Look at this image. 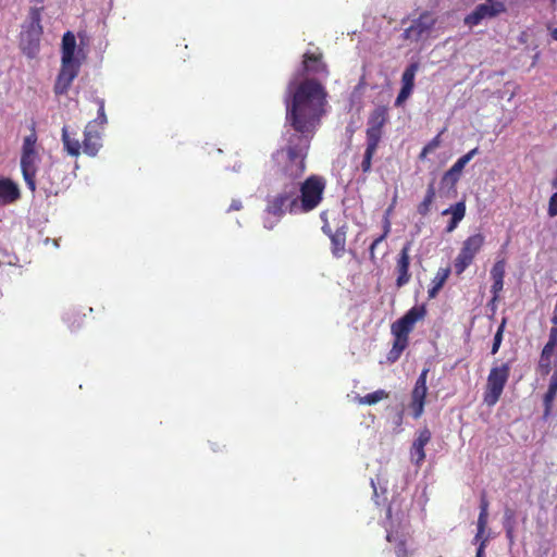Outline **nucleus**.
I'll list each match as a JSON object with an SVG mask.
<instances>
[{
    "mask_svg": "<svg viewBox=\"0 0 557 557\" xmlns=\"http://www.w3.org/2000/svg\"><path fill=\"white\" fill-rule=\"evenodd\" d=\"M285 106L286 125L292 131L315 135L326 113L327 91L315 78L293 79L287 85Z\"/></svg>",
    "mask_w": 557,
    "mask_h": 557,
    "instance_id": "nucleus-1",
    "label": "nucleus"
},
{
    "mask_svg": "<svg viewBox=\"0 0 557 557\" xmlns=\"http://www.w3.org/2000/svg\"><path fill=\"white\" fill-rule=\"evenodd\" d=\"M314 135L286 129L283 134L285 145L272 154L277 176L285 183H297L305 174L306 159Z\"/></svg>",
    "mask_w": 557,
    "mask_h": 557,
    "instance_id": "nucleus-2",
    "label": "nucleus"
},
{
    "mask_svg": "<svg viewBox=\"0 0 557 557\" xmlns=\"http://www.w3.org/2000/svg\"><path fill=\"white\" fill-rule=\"evenodd\" d=\"M297 183H284V187L275 195L268 196L264 212L269 216L275 218L271 221L265 218L263 225L268 230H272L286 213L299 214L296 201Z\"/></svg>",
    "mask_w": 557,
    "mask_h": 557,
    "instance_id": "nucleus-3",
    "label": "nucleus"
},
{
    "mask_svg": "<svg viewBox=\"0 0 557 557\" xmlns=\"http://www.w3.org/2000/svg\"><path fill=\"white\" fill-rule=\"evenodd\" d=\"M326 181L323 176L312 174L302 183H297L296 201L299 214L315 210L323 201Z\"/></svg>",
    "mask_w": 557,
    "mask_h": 557,
    "instance_id": "nucleus-4",
    "label": "nucleus"
},
{
    "mask_svg": "<svg viewBox=\"0 0 557 557\" xmlns=\"http://www.w3.org/2000/svg\"><path fill=\"white\" fill-rule=\"evenodd\" d=\"M44 9V7H30L27 21L22 25L18 46L22 52L30 59L39 52L40 39L44 33L41 26Z\"/></svg>",
    "mask_w": 557,
    "mask_h": 557,
    "instance_id": "nucleus-5",
    "label": "nucleus"
},
{
    "mask_svg": "<svg viewBox=\"0 0 557 557\" xmlns=\"http://www.w3.org/2000/svg\"><path fill=\"white\" fill-rule=\"evenodd\" d=\"M509 375L510 366L508 362L495 366L491 369L483 396L484 404L490 407L496 405L503 394Z\"/></svg>",
    "mask_w": 557,
    "mask_h": 557,
    "instance_id": "nucleus-6",
    "label": "nucleus"
},
{
    "mask_svg": "<svg viewBox=\"0 0 557 557\" xmlns=\"http://www.w3.org/2000/svg\"><path fill=\"white\" fill-rule=\"evenodd\" d=\"M485 242V237L481 233L469 236L454 261V268L457 275H460L473 262L476 253L481 250Z\"/></svg>",
    "mask_w": 557,
    "mask_h": 557,
    "instance_id": "nucleus-7",
    "label": "nucleus"
},
{
    "mask_svg": "<svg viewBox=\"0 0 557 557\" xmlns=\"http://www.w3.org/2000/svg\"><path fill=\"white\" fill-rule=\"evenodd\" d=\"M436 23L437 18L431 11H423L417 18L412 20L409 27L404 29L401 38L418 42L429 36Z\"/></svg>",
    "mask_w": 557,
    "mask_h": 557,
    "instance_id": "nucleus-8",
    "label": "nucleus"
},
{
    "mask_svg": "<svg viewBox=\"0 0 557 557\" xmlns=\"http://www.w3.org/2000/svg\"><path fill=\"white\" fill-rule=\"evenodd\" d=\"M389 120L388 109L385 106L375 107L367 121L366 140L380 144L384 135V126Z\"/></svg>",
    "mask_w": 557,
    "mask_h": 557,
    "instance_id": "nucleus-9",
    "label": "nucleus"
},
{
    "mask_svg": "<svg viewBox=\"0 0 557 557\" xmlns=\"http://www.w3.org/2000/svg\"><path fill=\"white\" fill-rule=\"evenodd\" d=\"M506 11L507 8L504 2L497 0H485L483 3L478 4L475 9L465 17L463 22L468 26H476L484 18L496 17Z\"/></svg>",
    "mask_w": 557,
    "mask_h": 557,
    "instance_id": "nucleus-10",
    "label": "nucleus"
},
{
    "mask_svg": "<svg viewBox=\"0 0 557 557\" xmlns=\"http://www.w3.org/2000/svg\"><path fill=\"white\" fill-rule=\"evenodd\" d=\"M429 371V368H424L421 371L411 392L409 408L411 409L412 417L414 419H419L424 412L425 398L428 394L426 380Z\"/></svg>",
    "mask_w": 557,
    "mask_h": 557,
    "instance_id": "nucleus-11",
    "label": "nucleus"
},
{
    "mask_svg": "<svg viewBox=\"0 0 557 557\" xmlns=\"http://www.w3.org/2000/svg\"><path fill=\"white\" fill-rule=\"evenodd\" d=\"M425 314L426 309L424 306H414L392 324L391 332L409 337V334L413 330L414 324L419 320H422Z\"/></svg>",
    "mask_w": 557,
    "mask_h": 557,
    "instance_id": "nucleus-12",
    "label": "nucleus"
},
{
    "mask_svg": "<svg viewBox=\"0 0 557 557\" xmlns=\"http://www.w3.org/2000/svg\"><path fill=\"white\" fill-rule=\"evenodd\" d=\"M410 250H411V243H406L397 258L395 263L394 273L396 275V287L401 288L405 285H407L411 280V273L409 271L410 268Z\"/></svg>",
    "mask_w": 557,
    "mask_h": 557,
    "instance_id": "nucleus-13",
    "label": "nucleus"
},
{
    "mask_svg": "<svg viewBox=\"0 0 557 557\" xmlns=\"http://www.w3.org/2000/svg\"><path fill=\"white\" fill-rule=\"evenodd\" d=\"M79 67L81 62L61 61V69L54 84L55 95H65L69 91L73 81L79 73Z\"/></svg>",
    "mask_w": 557,
    "mask_h": 557,
    "instance_id": "nucleus-14",
    "label": "nucleus"
},
{
    "mask_svg": "<svg viewBox=\"0 0 557 557\" xmlns=\"http://www.w3.org/2000/svg\"><path fill=\"white\" fill-rule=\"evenodd\" d=\"M302 74L319 75L327 77L330 74L327 64L323 61V53L321 51H307L302 55L301 62Z\"/></svg>",
    "mask_w": 557,
    "mask_h": 557,
    "instance_id": "nucleus-15",
    "label": "nucleus"
},
{
    "mask_svg": "<svg viewBox=\"0 0 557 557\" xmlns=\"http://www.w3.org/2000/svg\"><path fill=\"white\" fill-rule=\"evenodd\" d=\"M419 62H411L403 72L401 88L395 100V107H401L404 102L411 96L414 88V77L419 71Z\"/></svg>",
    "mask_w": 557,
    "mask_h": 557,
    "instance_id": "nucleus-16",
    "label": "nucleus"
},
{
    "mask_svg": "<svg viewBox=\"0 0 557 557\" xmlns=\"http://www.w3.org/2000/svg\"><path fill=\"white\" fill-rule=\"evenodd\" d=\"M37 153H22L21 169L26 186L30 191L36 190Z\"/></svg>",
    "mask_w": 557,
    "mask_h": 557,
    "instance_id": "nucleus-17",
    "label": "nucleus"
},
{
    "mask_svg": "<svg viewBox=\"0 0 557 557\" xmlns=\"http://www.w3.org/2000/svg\"><path fill=\"white\" fill-rule=\"evenodd\" d=\"M21 199L18 185L9 177H0V207L15 203Z\"/></svg>",
    "mask_w": 557,
    "mask_h": 557,
    "instance_id": "nucleus-18",
    "label": "nucleus"
},
{
    "mask_svg": "<svg viewBox=\"0 0 557 557\" xmlns=\"http://www.w3.org/2000/svg\"><path fill=\"white\" fill-rule=\"evenodd\" d=\"M94 127L92 122H89L84 131L83 151L90 157H95L102 146L101 135Z\"/></svg>",
    "mask_w": 557,
    "mask_h": 557,
    "instance_id": "nucleus-19",
    "label": "nucleus"
},
{
    "mask_svg": "<svg viewBox=\"0 0 557 557\" xmlns=\"http://www.w3.org/2000/svg\"><path fill=\"white\" fill-rule=\"evenodd\" d=\"M347 223L338 226L331 235V251L335 258H342L346 252Z\"/></svg>",
    "mask_w": 557,
    "mask_h": 557,
    "instance_id": "nucleus-20",
    "label": "nucleus"
},
{
    "mask_svg": "<svg viewBox=\"0 0 557 557\" xmlns=\"http://www.w3.org/2000/svg\"><path fill=\"white\" fill-rule=\"evenodd\" d=\"M466 202L463 200L456 202L455 205H451L449 208L445 209L442 212V215H448L450 214V220L445 228L446 233L454 232L458 224L463 220L466 215Z\"/></svg>",
    "mask_w": 557,
    "mask_h": 557,
    "instance_id": "nucleus-21",
    "label": "nucleus"
},
{
    "mask_svg": "<svg viewBox=\"0 0 557 557\" xmlns=\"http://www.w3.org/2000/svg\"><path fill=\"white\" fill-rule=\"evenodd\" d=\"M76 38L72 32H66L62 37L61 45V61L64 62H79L75 58Z\"/></svg>",
    "mask_w": 557,
    "mask_h": 557,
    "instance_id": "nucleus-22",
    "label": "nucleus"
},
{
    "mask_svg": "<svg viewBox=\"0 0 557 557\" xmlns=\"http://www.w3.org/2000/svg\"><path fill=\"white\" fill-rule=\"evenodd\" d=\"M392 335L394 336L393 347L391 348L386 356V359L389 363L396 362L400 358L404 350L409 345L408 336L400 335L397 333H392Z\"/></svg>",
    "mask_w": 557,
    "mask_h": 557,
    "instance_id": "nucleus-23",
    "label": "nucleus"
},
{
    "mask_svg": "<svg viewBox=\"0 0 557 557\" xmlns=\"http://www.w3.org/2000/svg\"><path fill=\"white\" fill-rule=\"evenodd\" d=\"M557 395V362H555L554 372L549 380L548 388L544 395V416L548 417L550 414L553 403Z\"/></svg>",
    "mask_w": 557,
    "mask_h": 557,
    "instance_id": "nucleus-24",
    "label": "nucleus"
},
{
    "mask_svg": "<svg viewBox=\"0 0 557 557\" xmlns=\"http://www.w3.org/2000/svg\"><path fill=\"white\" fill-rule=\"evenodd\" d=\"M435 197H436L435 180L433 178L428 184L423 200L417 206V213L421 216H426L431 211V207L435 200Z\"/></svg>",
    "mask_w": 557,
    "mask_h": 557,
    "instance_id": "nucleus-25",
    "label": "nucleus"
},
{
    "mask_svg": "<svg viewBox=\"0 0 557 557\" xmlns=\"http://www.w3.org/2000/svg\"><path fill=\"white\" fill-rule=\"evenodd\" d=\"M555 348L544 346L537 364V371L541 375L546 376L553 369V357L556 355Z\"/></svg>",
    "mask_w": 557,
    "mask_h": 557,
    "instance_id": "nucleus-26",
    "label": "nucleus"
},
{
    "mask_svg": "<svg viewBox=\"0 0 557 557\" xmlns=\"http://www.w3.org/2000/svg\"><path fill=\"white\" fill-rule=\"evenodd\" d=\"M450 274V268H441L436 272L435 276L432 280V286L428 290L429 298H435L438 292L443 288L446 283L448 276Z\"/></svg>",
    "mask_w": 557,
    "mask_h": 557,
    "instance_id": "nucleus-27",
    "label": "nucleus"
},
{
    "mask_svg": "<svg viewBox=\"0 0 557 557\" xmlns=\"http://www.w3.org/2000/svg\"><path fill=\"white\" fill-rule=\"evenodd\" d=\"M62 141L64 149L70 156L78 157L81 154V149H83V145H81L78 139L71 137L66 126L62 128Z\"/></svg>",
    "mask_w": 557,
    "mask_h": 557,
    "instance_id": "nucleus-28",
    "label": "nucleus"
},
{
    "mask_svg": "<svg viewBox=\"0 0 557 557\" xmlns=\"http://www.w3.org/2000/svg\"><path fill=\"white\" fill-rule=\"evenodd\" d=\"M515 525H516V512L513 509L507 507L504 511L503 527L506 532V537L509 543L512 544L515 541Z\"/></svg>",
    "mask_w": 557,
    "mask_h": 557,
    "instance_id": "nucleus-29",
    "label": "nucleus"
},
{
    "mask_svg": "<svg viewBox=\"0 0 557 557\" xmlns=\"http://www.w3.org/2000/svg\"><path fill=\"white\" fill-rule=\"evenodd\" d=\"M379 145L380 144L366 140V150H364L363 158H362V161L360 164L361 171L364 174H368L371 172L372 159L379 148Z\"/></svg>",
    "mask_w": 557,
    "mask_h": 557,
    "instance_id": "nucleus-30",
    "label": "nucleus"
},
{
    "mask_svg": "<svg viewBox=\"0 0 557 557\" xmlns=\"http://www.w3.org/2000/svg\"><path fill=\"white\" fill-rule=\"evenodd\" d=\"M379 145L380 144L366 140V150H364L363 158H362V161L360 164L361 171L364 174H368L371 172L372 159L379 148Z\"/></svg>",
    "mask_w": 557,
    "mask_h": 557,
    "instance_id": "nucleus-31",
    "label": "nucleus"
},
{
    "mask_svg": "<svg viewBox=\"0 0 557 557\" xmlns=\"http://www.w3.org/2000/svg\"><path fill=\"white\" fill-rule=\"evenodd\" d=\"M389 397L388 392L384 389H377L375 392L369 393L364 396L358 397V403L360 405H375L381 400L387 399Z\"/></svg>",
    "mask_w": 557,
    "mask_h": 557,
    "instance_id": "nucleus-32",
    "label": "nucleus"
},
{
    "mask_svg": "<svg viewBox=\"0 0 557 557\" xmlns=\"http://www.w3.org/2000/svg\"><path fill=\"white\" fill-rule=\"evenodd\" d=\"M460 177L461 176L459 174L455 173L449 169L443 174L441 185L442 187H447L448 190H453L454 193H456V185L459 182Z\"/></svg>",
    "mask_w": 557,
    "mask_h": 557,
    "instance_id": "nucleus-33",
    "label": "nucleus"
},
{
    "mask_svg": "<svg viewBox=\"0 0 557 557\" xmlns=\"http://www.w3.org/2000/svg\"><path fill=\"white\" fill-rule=\"evenodd\" d=\"M444 131H442L440 134H437L432 140H430L421 150L419 154V159L423 160L426 158V156L431 152H433L437 147L441 145V135Z\"/></svg>",
    "mask_w": 557,
    "mask_h": 557,
    "instance_id": "nucleus-34",
    "label": "nucleus"
},
{
    "mask_svg": "<svg viewBox=\"0 0 557 557\" xmlns=\"http://www.w3.org/2000/svg\"><path fill=\"white\" fill-rule=\"evenodd\" d=\"M505 268H506L505 259L497 260L491 270L492 280H504Z\"/></svg>",
    "mask_w": 557,
    "mask_h": 557,
    "instance_id": "nucleus-35",
    "label": "nucleus"
},
{
    "mask_svg": "<svg viewBox=\"0 0 557 557\" xmlns=\"http://www.w3.org/2000/svg\"><path fill=\"white\" fill-rule=\"evenodd\" d=\"M505 325H506V320L504 319L502 321L500 325L498 326L496 334L494 335V341H493L492 350H491L492 355H495L502 345Z\"/></svg>",
    "mask_w": 557,
    "mask_h": 557,
    "instance_id": "nucleus-36",
    "label": "nucleus"
},
{
    "mask_svg": "<svg viewBox=\"0 0 557 557\" xmlns=\"http://www.w3.org/2000/svg\"><path fill=\"white\" fill-rule=\"evenodd\" d=\"M554 326L549 331L548 342L545 344L548 347L556 349V362H557V315L552 318Z\"/></svg>",
    "mask_w": 557,
    "mask_h": 557,
    "instance_id": "nucleus-37",
    "label": "nucleus"
},
{
    "mask_svg": "<svg viewBox=\"0 0 557 557\" xmlns=\"http://www.w3.org/2000/svg\"><path fill=\"white\" fill-rule=\"evenodd\" d=\"M37 137L35 134H30L24 138L22 153H36L35 145Z\"/></svg>",
    "mask_w": 557,
    "mask_h": 557,
    "instance_id": "nucleus-38",
    "label": "nucleus"
},
{
    "mask_svg": "<svg viewBox=\"0 0 557 557\" xmlns=\"http://www.w3.org/2000/svg\"><path fill=\"white\" fill-rule=\"evenodd\" d=\"M431 431L425 426L419 431L418 437L413 441V444L425 447L431 441Z\"/></svg>",
    "mask_w": 557,
    "mask_h": 557,
    "instance_id": "nucleus-39",
    "label": "nucleus"
},
{
    "mask_svg": "<svg viewBox=\"0 0 557 557\" xmlns=\"http://www.w3.org/2000/svg\"><path fill=\"white\" fill-rule=\"evenodd\" d=\"M488 512H480L478 518V532L475 539L479 540L483 536L487 525Z\"/></svg>",
    "mask_w": 557,
    "mask_h": 557,
    "instance_id": "nucleus-40",
    "label": "nucleus"
},
{
    "mask_svg": "<svg viewBox=\"0 0 557 557\" xmlns=\"http://www.w3.org/2000/svg\"><path fill=\"white\" fill-rule=\"evenodd\" d=\"M479 153V148L475 147L473 149H471L470 151H468L466 154H463L462 157H460L456 162L455 164H457L459 168H461V170L465 169V166L471 161V159L476 156Z\"/></svg>",
    "mask_w": 557,
    "mask_h": 557,
    "instance_id": "nucleus-41",
    "label": "nucleus"
},
{
    "mask_svg": "<svg viewBox=\"0 0 557 557\" xmlns=\"http://www.w3.org/2000/svg\"><path fill=\"white\" fill-rule=\"evenodd\" d=\"M411 456L416 458V463L421 465L425 459V451L423 446H418L412 443Z\"/></svg>",
    "mask_w": 557,
    "mask_h": 557,
    "instance_id": "nucleus-42",
    "label": "nucleus"
},
{
    "mask_svg": "<svg viewBox=\"0 0 557 557\" xmlns=\"http://www.w3.org/2000/svg\"><path fill=\"white\" fill-rule=\"evenodd\" d=\"M96 103L98 104V115L94 122L103 125L107 123V115L104 112V100L97 98Z\"/></svg>",
    "mask_w": 557,
    "mask_h": 557,
    "instance_id": "nucleus-43",
    "label": "nucleus"
},
{
    "mask_svg": "<svg viewBox=\"0 0 557 557\" xmlns=\"http://www.w3.org/2000/svg\"><path fill=\"white\" fill-rule=\"evenodd\" d=\"M547 214L550 216V218H554L557 215V191L554 193L549 200H548V209H547Z\"/></svg>",
    "mask_w": 557,
    "mask_h": 557,
    "instance_id": "nucleus-44",
    "label": "nucleus"
},
{
    "mask_svg": "<svg viewBox=\"0 0 557 557\" xmlns=\"http://www.w3.org/2000/svg\"><path fill=\"white\" fill-rule=\"evenodd\" d=\"M384 242L383 240V237H376L372 244L370 245L369 247V259L371 260V262L375 263L376 262V256H375V250H376V247L382 243Z\"/></svg>",
    "mask_w": 557,
    "mask_h": 557,
    "instance_id": "nucleus-45",
    "label": "nucleus"
},
{
    "mask_svg": "<svg viewBox=\"0 0 557 557\" xmlns=\"http://www.w3.org/2000/svg\"><path fill=\"white\" fill-rule=\"evenodd\" d=\"M396 557H410L407 549L406 541L400 540L395 548Z\"/></svg>",
    "mask_w": 557,
    "mask_h": 557,
    "instance_id": "nucleus-46",
    "label": "nucleus"
},
{
    "mask_svg": "<svg viewBox=\"0 0 557 557\" xmlns=\"http://www.w3.org/2000/svg\"><path fill=\"white\" fill-rule=\"evenodd\" d=\"M504 280H493L492 293L494 295L493 299L498 297V294L503 290Z\"/></svg>",
    "mask_w": 557,
    "mask_h": 557,
    "instance_id": "nucleus-47",
    "label": "nucleus"
},
{
    "mask_svg": "<svg viewBox=\"0 0 557 557\" xmlns=\"http://www.w3.org/2000/svg\"><path fill=\"white\" fill-rule=\"evenodd\" d=\"M490 503L487 500L485 492L482 493L480 499V512H488Z\"/></svg>",
    "mask_w": 557,
    "mask_h": 557,
    "instance_id": "nucleus-48",
    "label": "nucleus"
},
{
    "mask_svg": "<svg viewBox=\"0 0 557 557\" xmlns=\"http://www.w3.org/2000/svg\"><path fill=\"white\" fill-rule=\"evenodd\" d=\"M389 232H391V221H389L388 216H386L384 220V225H383V234H381L379 237H383V240H385L386 237L388 236Z\"/></svg>",
    "mask_w": 557,
    "mask_h": 557,
    "instance_id": "nucleus-49",
    "label": "nucleus"
},
{
    "mask_svg": "<svg viewBox=\"0 0 557 557\" xmlns=\"http://www.w3.org/2000/svg\"><path fill=\"white\" fill-rule=\"evenodd\" d=\"M243 209V203L239 199H234L231 205H230V208L227 209V211H239Z\"/></svg>",
    "mask_w": 557,
    "mask_h": 557,
    "instance_id": "nucleus-50",
    "label": "nucleus"
},
{
    "mask_svg": "<svg viewBox=\"0 0 557 557\" xmlns=\"http://www.w3.org/2000/svg\"><path fill=\"white\" fill-rule=\"evenodd\" d=\"M322 232L329 236V238L331 237L332 234H334V231H332L331 226L329 225L327 222H325L322 226Z\"/></svg>",
    "mask_w": 557,
    "mask_h": 557,
    "instance_id": "nucleus-51",
    "label": "nucleus"
},
{
    "mask_svg": "<svg viewBox=\"0 0 557 557\" xmlns=\"http://www.w3.org/2000/svg\"><path fill=\"white\" fill-rule=\"evenodd\" d=\"M484 548H485V541H482L476 550L475 557H484Z\"/></svg>",
    "mask_w": 557,
    "mask_h": 557,
    "instance_id": "nucleus-52",
    "label": "nucleus"
},
{
    "mask_svg": "<svg viewBox=\"0 0 557 557\" xmlns=\"http://www.w3.org/2000/svg\"><path fill=\"white\" fill-rule=\"evenodd\" d=\"M451 171H454L455 173L459 174L461 176L462 174V171L461 168H459L457 164H453L451 168H450Z\"/></svg>",
    "mask_w": 557,
    "mask_h": 557,
    "instance_id": "nucleus-53",
    "label": "nucleus"
},
{
    "mask_svg": "<svg viewBox=\"0 0 557 557\" xmlns=\"http://www.w3.org/2000/svg\"><path fill=\"white\" fill-rule=\"evenodd\" d=\"M30 2L34 4L33 7H44V0H30Z\"/></svg>",
    "mask_w": 557,
    "mask_h": 557,
    "instance_id": "nucleus-54",
    "label": "nucleus"
},
{
    "mask_svg": "<svg viewBox=\"0 0 557 557\" xmlns=\"http://www.w3.org/2000/svg\"><path fill=\"white\" fill-rule=\"evenodd\" d=\"M550 36L554 40L557 41V27L552 30Z\"/></svg>",
    "mask_w": 557,
    "mask_h": 557,
    "instance_id": "nucleus-55",
    "label": "nucleus"
},
{
    "mask_svg": "<svg viewBox=\"0 0 557 557\" xmlns=\"http://www.w3.org/2000/svg\"><path fill=\"white\" fill-rule=\"evenodd\" d=\"M386 540H387L388 542H391V541H392V535H391V534H387Z\"/></svg>",
    "mask_w": 557,
    "mask_h": 557,
    "instance_id": "nucleus-56",
    "label": "nucleus"
}]
</instances>
